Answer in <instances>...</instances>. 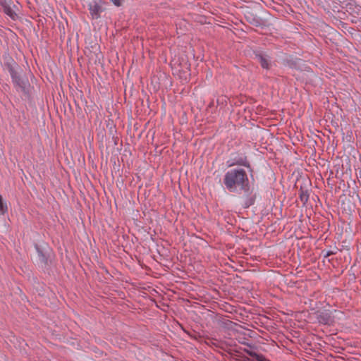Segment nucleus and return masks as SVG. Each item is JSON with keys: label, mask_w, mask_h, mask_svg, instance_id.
Returning <instances> with one entry per match:
<instances>
[{"label": "nucleus", "mask_w": 361, "mask_h": 361, "mask_svg": "<svg viewBox=\"0 0 361 361\" xmlns=\"http://www.w3.org/2000/svg\"><path fill=\"white\" fill-rule=\"evenodd\" d=\"M216 104H219V99H217V100H216Z\"/></svg>", "instance_id": "obj_23"}, {"label": "nucleus", "mask_w": 361, "mask_h": 361, "mask_svg": "<svg viewBox=\"0 0 361 361\" xmlns=\"http://www.w3.org/2000/svg\"><path fill=\"white\" fill-rule=\"evenodd\" d=\"M7 212V205L4 202L2 196L0 195V214H4Z\"/></svg>", "instance_id": "obj_14"}, {"label": "nucleus", "mask_w": 361, "mask_h": 361, "mask_svg": "<svg viewBox=\"0 0 361 361\" xmlns=\"http://www.w3.org/2000/svg\"><path fill=\"white\" fill-rule=\"evenodd\" d=\"M227 164L229 167L238 165L243 166L247 168L250 171H252L250 164L247 160V157L243 154L233 153L230 159L227 161Z\"/></svg>", "instance_id": "obj_2"}, {"label": "nucleus", "mask_w": 361, "mask_h": 361, "mask_svg": "<svg viewBox=\"0 0 361 361\" xmlns=\"http://www.w3.org/2000/svg\"><path fill=\"white\" fill-rule=\"evenodd\" d=\"M5 68L9 71L15 68H19L18 65L12 59H8L4 62Z\"/></svg>", "instance_id": "obj_12"}, {"label": "nucleus", "mask_w": 361, "mask_h": 361, "mask_svg": "<svg viewBox=\"0 0 361 361\" xmlns=\"http://www.w3.org/2000/svg\"><path fill=\"white\" fill-rule=\"evenodd\" d=\"M245 18L247 22L254 26L259 27L263 25L262 20L252 14H248L245 16Z\"/></svg>", "instance_id": "obj_9"}, {"label": "nucleus", "mask_w": 361, "mask_h": 361, "mask_svg": "<svg viewBox=\"0 0 361 361\" xmlns=\"http://www.w3.org/2000/svg\"><path fill=\"white\" fill-rule=\"evenodd\" d=\"M115 6H121L122 4L121 0H110Z\"/></svg>", "instance_id": "obj_19"}, {"label": "nucleus", "mask_w": 361, "mask_h": 361, "mask_svg": "<svg viewBox=\"0 0 361 361\" xmlns=\"http://www.w3.org/2000/svg\"><path fill=\"white\" fill-rule=\"evenodd\" d=\"M35 247L37 252L39 261L44 264H47L48 255H47V253L37 244H35Z\"/></svg>", "instance_id": "obj_8"}, {"label": "nucleus", "mask_w": 361, "mask_h": 361, "mask_svg": "<svg viewBox=\"0 0 361 361\" xmlns=\"http://www.w3.org/2000/svg\"><path fill=\"white\" fill-rule=\"evenodd\" d=\"M224 184L231 192L240 190H248L250 181L246 171L243 169H233L228 171L224 178Z\"/></svg>", "instance_id": "obj_1"}, {"label": "nucleus", "mask_w": 361, "mask_h": 361, "mask_svg": "<svg viewBox=\"0 0 361 361\" xmlns=\"http://www.w3.org/2000/svg\"><path fill=\"white\" fill-rule=\"evenodd\" d=\"M236 353H238L237 355L241 357L240 360H237V361H252L249 357L245 355H241V353L239 351H236Z\"/></svg>", "instance_id": "obj_17"}, {"label": "nucleus", "mask_w": 361, "mask_h": 361, "mask_svg": "<svg viewBox=\"0 0 361 361\" xmlns=\"http://www.w3.org/2000/svg\"><path fill=\"white\" fill-rule=\"evenodd\" d=\"M14 87L18 92H23L24 95H29L30 83L27 79L23 78L20 75L12 80Z\"/></svg>", "instance_id": "obj_3"}, {"label": "nucleus", "mask_w": 361, "mask_h": 361, "mask_svg": "<svg viewBox=\"0 0 361 361\" xmlns=\"http://www.w3.org/2000/svg\"><path fill=\"white\" fill-rule=\"evenodd\" d=\"M243 351L246 353L250 357L255 358L257 361H270L267 359L263 355L258 354L255 351L244 348Z\"/></svg>", "instance_id": "obj_10"}, {"label": "nucleus", "mask_w": 361, "mask_h": 361, "mask_svg": "<svg viewBox=\"0 0 361 361\" xmlns=\"http://www.w3.org/2000/svg\"><path fill=\"white\" fill-rule=\"evenodd\" d=\"M318 322L324 325H331L334 322V318L329 310L318 312L317 314Z\"/></svg>", "instance_id": "obj_6"}, {"label": "nucleus", "mask_w": 361, "mask_h": 361, "mask_svg": "<svg viewBox=\"0 0 361 361\" xmlns=\"http://www.w3.org/2000/svg\"><path fill=\"white\" fill-rule=\"evenodd\" d=\"M240 191H243L245 193L244 195L241 197L243 201V207L244 208H248L253 205L255 202L256 194L253 192V190L251 189L250 185H248V190H240Z\"/></svg>", "instance_id": "obj_4"}, {"label": "nucleus", "mask_w": 361, "mask_h": 361, "mask_svg": "<svg viewBox=\"0 0 361 361\" xmlns=\"http://www.w3.org/2000/svg\"><path fill=\"white\" fill-rule=\"evenodd\" d=\"M300 200L303 203V204H305L309 200L308 191L302 190V189H300Z\"/></svg>", "instance_id": "obj_13"}, {"label": "nucleus", "mask_w": 361, "mask_h": 361, "mask_svg": "<svg viewBox=\"0 0 361 361\" xmlns=\"http://www.w3.org/2000/svg\"><path fill=\"white\" fill-rule=\"evenodd\" d=\"M336 254V252H333V251H328L325 255H324V257H328L332 255H334Z\"/></svg>", "instance_id": "obj_21"}, {"label": "nucleus", "mask_w": 361, "mask_h": 361, "mask_svg": "<svg viewBox=\"0 0 361 361\" xmlns=\"http://www.w3.org/2000/svg\"><path fill=\"white\" fill-rule=\"evenodd\" d=\"M10 73V75L11 77V79L13 80L15 78H17V76L20 75V74L18 72L17 68H15L11 71H8Z\"/></svg>", "instance_id": "obj_15"}, {"label": "nucleus", "mask_w": 361, "mask_h": 361, "mask_svg": "<svg viewBox=\"0 0 361 361\" xmlns=\"http://www.w3.org/2000/svg\"><path fill=\"white\" fill-rule=\"evenodd\" d=\"M255 58L259 61L261 66L267 70L271 68V57L262 51H254Z\"/></svg>", "instance_id": "obj_5"}, {"label": "nucleus", "mask_w": 361, "mask_h": 361, "mask_svg": "<svg viewBox=\"0 0 361 361\" xmlns=\"http://www.w3.org/2000/svg\"><path fill=\"white\" fill-rule=\"evenodd\" d=\"M4 12L12 20H16L18 18V15L12 9L10 5H7L6 7L3 8Z\"/></svg>", "instance_id": "obj_11"}, {"label": "nucleus", "mask_w": 361, "mask_h": 361, "mask_svg": "<svg viewBox=\"0 0 361 361\" xmlns=\"http://www.w3.org/2000/svg\"><path fill=\"white\" fill-rule=\"evenodd\" d=\"M209 341L207 342L208 345H214V346H218L217 343H216V340L214 338H209Z\"/></svg>", "instance_id": "obj_18"}, {"label": "nucleus", "mask_w": 361, "mask_h": 361, "mask_svg": "<svg viewBox=\"0 0 361 361\" xmlns=\"http://www.w3.org/2000/svg\"><path fill=\"white\" fill-rule=\"evenodd\" d=\"M10 73V75L11 77V79L13 80L15 78H17V76L20 75V74L18 72L17 68H15L11 71H8Z\"/></svg>", "instance_id": "obj_16"}, {"label": "nucleus", "mask_w": 361, "mask_h": 361, "mask_svg": "<svg viewBox=\"0 0 361 361\" xmlns=\"http://www.w3.org/2000/svg\"><path fill=\"white\" fill-rule=\"evenodd\" d=\"M215 106V102L214 100H212V102L209 103L208 108H212Z\"/></svg>", "instance_id": "obj_22"}, {"label": "nucleus", "mask_w": 361, "mask_h": 361, "mask_svg": "<svg viewBox=\"0 0 361 361\" xmlns=\"http://www.w3.org/2000/svg\"><path fill=\"white\" fill-rule=\"evenodd\" d=\"M89 10L92 18L97 19L100 17V13L102 11V8L100 5L94 2V4H89Z\"/></svg>", "instance_id": "obj_7"}, {"label": "nucleus", "mask_w": 361, "mask_h": 361, "mask_svg": "<svg viewBox=\"0 0 361 361\" xmlns=\"http://www.w3.org/2000/svg\"><path fill=\"white\" fill-rule=\"evenodd\" d=\"M7 5H8L7 0H0V6L2 7V8L6 7Z\"/></svg>", "instance_id": "obj_20"}]
</instances>
